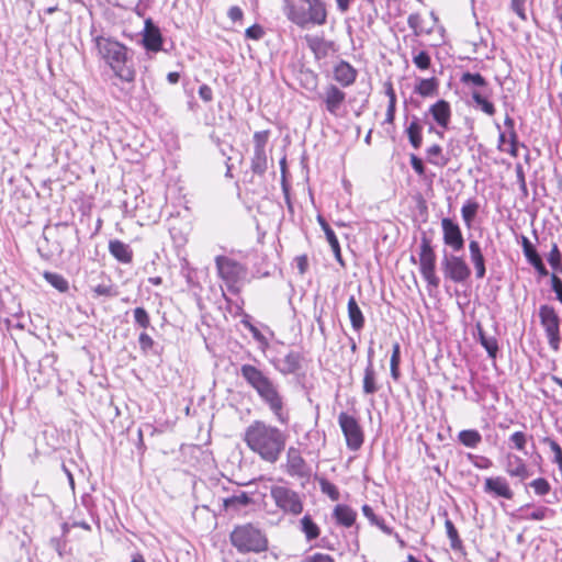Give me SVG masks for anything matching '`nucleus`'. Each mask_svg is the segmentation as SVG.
I'll use <instances>...</instances> for the list:
<instances>
[{"label": "nucleus", "mask_w": 562, "mask_h": 562, "mask_svg": "<svg viewBox=\"0 0 562 562\" xmlns=\"http://www.w3.org/2000/svg\"><path fill=\"white\" fill-rule=\"evenodd\" d=\"M240 375L269 408L276 420L281 425H288L290 414L286 409L285 398L281 393L280 385L252 364H243L240 367Z\"/></svg>", "instance_id": "obj_1"}, {"label": "nucleus", "mask_w": 562, "mask_h": 562, "mask_svg": "<svg viewBox=\"0 0 562 562\" xmlns=\"http://www.w3.org/2000/svg\"><path fill=\"white\" fill-rule=\"evenodd\" d=\"M286 439L284 431L263 420L252 422L244 435L247 447L268 463H276L280 459Z\"/></svg>", "instance_id": "obj_2"}, {"label": "nucleus", "mask_w": 562, "mask_h": 562, "mask_svg": "<svg viewBox=\"0 0 562 562\" xmlns=\"http://www.w3.org/2000/svg\"><path fill=\"white\" fill-rule=\"evenodd\" d=\"M98 56L110 67L114 76L123 82L133 83L136 69L131 49L112 37L95 35L92 38Z\"/></svg>", "instance_id": "obj_3"}, {"label": "nucleus", "mask_w": 562, "mask_h": 562, "mask_svg": "<svg viewBox=\"0 0 562 562\" xmlns=\"http://www.w3.org/2000/svg\"><path fill=\"white\" fill-rule=\"evenodd\" d=\"M282 12L288 21L301 29L322 26L328 16L324 0H282Z\"/></svg>", "instance_id": "obj_4"}, {"label": "nucleus", "mask_w": 562, "mask_h": 562, "mask_svg": "<svg viewBox=\"0 0 562 562\" xmlns=\"http://www.w3.org/2000/svg\"><path fill=\"white\" fill-rule=\"evenodd\" d=\"M231 543L239 553H260L268 549L266 533L252 524L236 526L231 532Z\"/></svg>", "instance_id": "obj_5"}, {"label": "nucleus", "mask_w": 562, "mask_h": 562, "mask_svg": "<svg viewBox=\"0 0 562 562\" xmlns=\"http://www.w3.org/2000/svg\"><path fill=\"white\" fill-rule=\"evenodd\" d=\"M461 83L469 90L474 106L488 116L496 112L494 103L491 101L492 89L488 87L485 78L479 72H464L460 78Z\"/></svg>", "instance_id": "obj_6"}, {"label": "nucleus", "mask_w": 562, "mask_h": 562, "mask_svg": "<svg viewBox=\"0 0 562 562\" xmlns=\"http://www.w3.org/2000/svg\"><path fill=\"white\" fill-rule=\"evenodd\" d=\"M270 495L276 506L284 514L297 516L303 512L302 495L288 486H272Z\"/></svg>", "instance_id": "obj_7"}, {"label": "nucleus", "mask_w": 562, "mask_h": 562, "mask_svg": "<svg viewBox=\"0 0 562 562\" xmlns=\"http://www.w3.org/2000/svg\"><path fill=\"white\" fill-rule=\"evenodd\" d=\"M540 324L544 329L550 348L554 351L560 349L561 331L560 317L553 306L543 304L539 307Z\"/></svg>", "instance_id": "obj_8"}, {"label": "nucleus", "mask_w": 562, "mask_h": 562, "mask_svg": "<svg viewBox=\"0 0 562 562\" xmlns=\"http://www.w3.org/2000/svg\"><path fill=\"white\" fill-rule=\"evenodd\" d=\"M346 92L334 83L327 85L319 94L325 110L335 117H341L345 114Z\"/></svg>", "instance_id": "obj_9"}, {"label": "nucleus", "mask_w": 562, "mask_h": 562, "mask_svg": "<svg viewBox=\"0 0 562 562\" xmlns=\"http://www.w3.org/2000/svg\"><path fill=\"white\" fill-rule=\"evenodd\" d=\"M338 423L346 438L347 447L357 451L363 443V432L357 419L342 412L338 416Z\"/></svg>", "instance_id": "obj_10"}, {"label": "nucleus", "mask_w": 562, "mask_h": 562, "mask_svg": "<svg viewBox=\"0 0 562 562\" xmlns=\"http://www.w3.org/2000/svg\"><path fill=\"white\" fill-rule=\"evenodd\" d=\"M269 131H260L254 134V154L250 168L254 173L263 175L268 168L267 144Z\"/></svg>", "instance_id": "obj_11"}, {"label": "nucleus", "mask_w": 562, "mask_h": 562, "mask_svg": "<svg viewBox=\"0 0 562 562\" xmlns=\"http://www.w3.org/2000/svg\"><path fill=\"white\" fill-rule=\"evenodd\" d=\"M418 256L422 276L427 281L429 288L437 289L440 280L435 272L436 255L434 248H420Z\"/></svg>", "instance_id": "obj_12"}, {"label": "nucleus", "mask_w": 562, "mask_h": 562, "mask_svg": "<svg viewBox=\"0 0 562 562\" xmlns=\"http://www.w3.org/2000/svg\"><path fill=\"white\" fill-rule=\"evenodd\" d=\"M483 490L493 497H502L508 501L513 499L515 495L509 482L502 475L486 477Z\"/></svg>", "instance_id": "obj_13"}, {"label": "nucleus", "mask_w": 562, "mask_h": 562, "mask_svg": "<svg viewBox=\"0 0 562 562\" xmlns=\"http://www.w3.org/2000/svg\"><path fill=\"white\" fill-rule=\"evenodd\" d=\"M503 467L508 476L517 477L521 482L530 476V471L525 460L513 452L505 454Z\"/></svg>", "instance_id": "obj_14"}, {"label": "nucleus", "mask_w": 562, "mask_h": 562, "mask_svg": "<svg viewBox=\"0 0 562 562\" xmlns=\"http://www.w3.org/2000/svg\"><path fill=\"white\" fill-rule=\"evenodd\" d=\"M428 114L431 116L436 125L442 131L449 128L452 119V109L451 104L447 100H437L428 108Z\"/></svg>", "instance_id": "obj_15"}, {"label": "nucleus", "mask_w": 562, "mask_h": 562, "mask_svg": "<svg viewBox=\"0 0 562 562\" xmlns=\"http://www.w3.org/2000/svg\"><path fill=\"white\" fill-rule=\"evenodd\" d=\"M443 269L446 277L454 282H463L470 276V269L467 263L459 257L445 256Z\"/></svg>", "instance_id": "obj_16"}, {"label": "nucleus", "mask_w": 562, "mask_h": 562, "mask_svg": "<svg viewBox=\"0 0 562 562\" xmlns=\"http://www.w3.org/2000/svg\"><path fill=\"white\" fill-rule=\"evenodd\" d=\"M169 233L176 246L188 243V235L191 231L189 221L179 216H172L168 222Z\"/></svg>", "instance_id": "obj_17"}, {"label": "nucleus", "mask_w": 562, "mask_h": 562, "mask_svg": "<svg viewBox=\"0 0 562 562\" xmlns=\"http://www.w3.org/2000/svg\"><path fill=\"white\" fill-rule=\"evenodd\" d=\"M301 353L291 350L283 358L272 360L271 364L282 375H289L295 373L301 369Z\"/></svg>", "instance_id": "obj_18"}, {"label": "nucleus", "mask_w": 562, "mask_h": 562, "mask_svg": "<svg viewBox=\"0 0 562 562\" xmlns=\"http://www.w3.org/2000/svg\"><path fill=\"white\" fill-rule=\"evenodd\" d=\"M286 471L292 476H305L307 465L297 448L290 447L286 452Z\"/></svg>", "instance_id": "obj_19"}, {"label": "nucleus", "mask_w": 562, "mask_h": 562, "mask_svg": "<svg viewBox=\"0 0 562 562\" xmlns=\"http://www.w3.org/2000/svg\"><path fill=\"white\" fill-rule=\"evenodd\" d=\"M143 45L147 50L158 52L161 49L162 37L159 29L150 19L145 21Z\"/></svg>", "instance_id": "obj_20"}, {"label": "nucleus", "mask_w": 562, "mask_h": 562, "mask_svg": "<svg viewBox=\"0 0 562 562\" xmlns=\"http://www.w3.org/2000/svg\"><path fill=\"white\" fill-rule=\"evenodd\" d=\"M216 266L220 276L226 281L234 282L243 273V267L236 261L226 257H217Z\"/></svg>", "instance_id": "obj_21"}, {"label": "nucleus", "mask_w": 562, "mask_h": 562, "mask_svg": "<svg viewBox=\"0 0 562 562\" xmlns=\"http://www.w3.org/2000/svg\"><path fill=\"white\" fill-rule=\"evenodd\" d=\"M334 79L344 88L353 85L357 70L347 61L340 60L333 69Z\"/></svg>", "instance_id": "obj_22"}, {"label": "nucleus", "mask_w": 562, "mask_h": 562, "mask_svg": "<svg viewBox=\"0 0 562 562\" xmlns=\"http://www.w3.org/2000/svg\"><path fill=\"white\" fill-rule=\"evenodd\" d=\"M443 240L448 246H463V237L459 225L451 218L441 221Z\"/></svg>", "instance_id": "obj_23"}, {"label": "nucleus", "mask_w": 562, "mask_h": 562, "mask_svg": "<svg viewBox=\"0 0 562 562\" xmlns=\"http://www.w3.org/2000/svg\"><path fill=\"white\" fill-rule=\"evenodd\" d=\"M439 80L436 77L418 78L414 86V93L422 98H431L438 94Z\"/></svg>", "instance_id": "obj_24"}, {"label": "nucleus", "mask_w": 562, "mask_h": 562, "mask_svg": "<svg viewBox=\"0 0 562 562\" xmlns=\"http://www.w3.org/2000/svg\"><path fill=\"white\" fill-rule=\"evenodd\" d=\"M498 149L507 153L513 157L518 156V140L515 131L508 132V134L501 132L498 136Z\"/></svg>", "instance_id": "obj_25"}, {"label": "nucleus", "mask_w": 562, "mask_h": 562, "mask_svg": "<svg viewBox=\"0 0 562 562\" xmlns=\"http://www.w3.org/2000/svg\"><path fill=\"white\" fill-rule=\"evenodd\" d=\"M333 516L336 519L337 524L348 528L355 524L357 513L348 505L338 504L334 508Z\"/></svg>", "instance_id": "obj_26"}, {"label": "nucleus", "mask_w": 562, "mask_h": 562, "mask_svg": "<svg viewBox=\"0 0 562 562\" xmlns=\"http://www.w3.org/2000/svg\"><path fill=\"white\" fill-rule=\"evenodd\" d=\"M347 308L353 330L360 331L364 326V316L353 295L349 297Z\"/></svg>", "instance_id": "obj_27"}, {"label": "nucleus", "mask_w": 562, "mask_h": 562, "mask_svg": "<svg viewBox=\"0 0 562 562\" xmlns=\"http://www.w3.org/2000/svg\"><path fill=\"white\" fill-rule=\"evenodd\" d=\"M426 157L429 164L436 167H446L450 159V155H445L442 147L438 144H434L426 149Z\"/></svg>", "instance_id": "obj_28"}, {"label": "nucleus", "mask_w": 562, "mask_h": 562, "mask_svg": "<svg viewBox=\"0 0 562 562\" xmlns=\"http://www.w3.org/2000/svg\"><path fill=\"white\" fill-rule=\"evenodd\" d=\"M362 390L367 395L374 394L379 390L376 371L374 366H366L362 380Z\"/></svg>", "instance_id": "obj_29"}, {"label": "nucleus", "mask_w": 562, "mask_h": 562, "mask_svg": "<svg viewBox=\"0 0 562 562\" xmlns=\"http://www.w3.org/2000/svg\"><path fill=\"white\" fill-rule=\"evenodd\" d=\"M480 210V204L474 199H468L461 207V216L464 225L470 228L472 227L473 221L476 217Z\"/></svg>", "instance_id": "obj_30"}, {"label": "nucleus", "mask_w": 562, "mask_h": 562, "mask_svg": "<svg viewBox=\"0 0 562 562\" xmlns=\"http://www.w3.org/2000/svg\"><path fill=\"white\" fill-rule=\"evenodd\" d=\"M406 134L411 145L415 149H418L423 143V127L419 124L417 117H414V120L406 127Z\"/></svg>", "instance_id": "obj_31"}, {"label": "nucleus", "mask_w": 562, "mask_h": 562, "mask_svg": "<svg viewBox=\"0 0 562 562\" xmlns=\"http://www.w3.org/2000/svg\"><path fill=\"white\" fill-rule=\"evenodd\" d=\"M252 502L251 497L246 492H239L224 499V507L226 509L238 510L248 506Z\"/></svg>", "instance_id": "obj_32"}, {"label": "nucleus", "mask_w": 562, "mask_h": 562, "mask_svg": "<svg viewBox=\"0 0 562 562\" xmlns=\"http://www.w3.org/2000/svg\"><path fill=\"white\" fill-rule=\"evenodd\" d=\"M458 440L464 447L474 449L482 442V435L476 429H464L459 432Z\"/></svg>", "instance_id": "obj_33"}, {"label": "nucleus", "mask_w": 562, "mask_h": 562, "mask_svg": "<svg viewBox=\"0 0 562 562\" xmlns=\"http://www.w3.org/2000/svg\"><path fill=\"white\" fill-rule=\"evenodd\" d=\"M385 94L389 98L387 109L385 113L384 123L393 124L396 112V94L391 82L385 83Z\"/></svg>", "instance_id": "obj_34"}, {"label": "nucleus", "mask_w": 562, "mask_h": 562, "mask_svg": "<svg viewBox=\"0 0 562 562\" xmlns=\"http://www.w3.org/2000/svg\"><path fill=\"white\" fill-rule=\"evenodd\" d=\"M541 442L547 445L551 452L553 453L552 463L557 464L560 480H562V448L561 446L551 437H543Z\"/></svg>", "instance_id": "obj_35"}, {"label": "nucleus", "mask_w": 562, "mask_h": 562, "mask_svg": "<svg viewBox=\"0 0 562 562\" xmlns=\"http://www.w3.org/2000/svg\"><path fill=\"white\" fill-rule=\"evenodd\" d=\"M524 254L530 265L537 270V272L541 277H546L549 274L547 268L544 267L541 257L539 256L537 248H522Z\"/></svg>", "instance_id": "obj_36"}, {"label": "nucleus", "mask_w": 562, "mask_h": 562, "mask_svg": "<svg viewBox=\"0 0 562 562\" xmlns=\"http://www.w3.org/2000/svg\"><path fill=\"white\" fill-rule=\"evenodd\" d=\"M445 527L447 531V536L450 540V547L456 552H463L464 547L463 542L459 537L458 530L454 527L453 522L450 519H446Z\"/></svg>", "instance_id": "obj_37"}, {"label": "nucleus", "mask_w": 562, "mask_h": 562, "mask_svg": "<svg viewBox=\"0 0 562 562\" xmlns=\"http://www.w3.org/2000/svg\"><path fill=\"white\" fill-rule=\"evenodd\" d=\"M362 513L364 515V517H367L369 519V521L376 526L380 530H382L384 533L386 535H392L393 533V530L392 528H390L383 518L376 516L372 509L371 506L369 505H363L362 506Z\"/></svg>", "instance_id": "obj_38"}, {"label": "nucleus", "mask_w": 562, "mask_h": 562, "mask_svg": "<svg viewBox=\"0 0 562 562\" xmlns=\"http://www.w3.org/2000/svg\"><path fill=\"white\" fill-rule=\"evenodd\" d=\"M301 531L305 535L307 541H312L319 536V527L313 521L310 515H305L301 521Z\"/></svg>", "instance_id": "obj_39"}, {"label": "nucleus", "mask_w": 562, "mask_h": 562, "mask_svg": "<svg viewBox=\"0 0 562 562\" xmlns=\"http://www.w3.org/2000/svg\"><path fill=\"white\" fill-rule=\"evenodd\" d=\"M43 277L53 288L59 292L64 293L68 291L69 283L61 274L45 271Z\"/></svg>", "instance_id": "obj_40"}, {"label": "nucleus", "mask_w": 562, "mask_h": 562, "mask_svg": "<svg viewBox=\"0 0 562 562\" xmlns=\"http://www.w3.org/2000/svg\"><path fill=\"white\" fill-rule=\"evenodd\" d=\"M400 363H401V346L398 342H394L392 346L390 369H391V376L395 381H397L401 376Z\"/></svg>", "instance_id": "obj_41"}, {"label": "nucleus", "mask_w": 562, "mask_h": 562, "mask_svg": "<svg viewBox=\"0 0 562 562\" xmlns=\"http://www.w3.org/2000/svg\"><path fill=\"white\" fill-rule=\"evenodd\" d=\"M480 342L485 348L491 358H496L498 352V344L495 337L486 336L482 329L479 330Z\"/></svg>", "instance_id": "obj_42"}, {"label": "nucleus", "mask_w": 562, "mask_h": 562, "mask_svg": "<svg viewBox=\"0 0 562 562\" xmlns=\"http://www.w3.org/2000/svg\"><path fill=\"white\" fill-rule=\"evenodd\" d=\"M407 23H408L409 27L414 31L415 35H417V36L427 34L430 32L429 29L425 27L424 19L418 13L411 14L407 19Z\"/></svg>", "instance_id": "obj_43"}, {"label": "nucleus", "mask_w": 562, "mask_h": 562, "mask_svg": "<svg viewBox=\"0 0 562 562\" xmlns=\"http://www.w3.org/2000/svg\"><path fill=\"white\" fill-rule=\"evenodd\" d=\"M471 259L474 263L476 278L481 279L485 274L484 257L481 252V248H470Z\"/></svg>", "instance_id": "obj_44"}, {"label": "nucleus", "mask_w": 562, "mask_h": 562, "mask_svg": "<svg viewBox=\"0 0 562 562\" xmlns=\"http://www.w3.org/2000/svg\"><path fill=\"white\" fill-rule=\"evenodd\" d=\"M58 250V258H55V254L52 248H37L38 254L42 258L52 261L57 267H67L66 263L61 260V256L64 255V250L60 248H55Z\"/></svg>", "instance_id": "obj_45"}, {"label": "nucleus", "mask_w": 562, "mask_h": 562, "mask_svg": "<svg viewBox=\"0 0 562 562\" xmlns=\"http://www.w3.org/2000/svg\"><path fill=\"white\" fill-rule=\"evenodd\" d=\"M318 484L322 493L327 495L331 501H338L340 498V493L337 486L328 480L324 477L318 479Z\"/></svg>", "instance_id": "obj_46"}, {"label": "nucleus", "mask_w": 562, "mask_h": 562, "mask_svg": "<svg viewBox=\"0 0 562 562\" xmlns=\"http://www.w3.org/2000/svg\"><path fill=\"white\" fill-rule=\"evenodd\" d=\"M529 486L533 488L535 494L538 496H544L551 491V485L544 477H538L531 481Z\"/></svg>", "instance_id": "obj_47"}, {"label": "nucleus", "mask_w": 562, "mask_h": 562, "mask_svg": "<svg viewBox=\"0 0 562 562\" xmlns=\"http://www.w3.org/2000/svg\"><path fill=\"white\" fill-rule=\"evenodd\" d=\"M414 65L420 70H427L430 67L431 58L425 50H420L413 55Z\"/></svg>", "instance_id": "obj_48"}, {"label": "nucleus", "mask_w": 562, "mask_h": 562, "mask_svg": "<svg viewBox=\"0 0 562 562\" xmlns=\"http://www.w3.org/2000/svg\"><path fill=\"white\" fill-rule=\"evenodd\" d=\"M92 291L97 296H116L119 294L117 290L111 282L98 284L92 289Z\"/></svg>", "instance_id": "obj_49"}, {"label": "nucleus", "mask_w": 562, "mask_h": 562, "mask_svg": "<svg viewBox=\"0 0 562 562\" xmlns=\"http://www.w3.org/2000/svg\"><path fill=\"white\" fill-rule=\"evenodd\" d=\"M467 458L477 469H488L493 465L492 460L484 456L469 453Z\"/></svg>", "instance_id": "obj_50"}, {"label": "nucleus", "mask_w": 562, "mask_h": 562, "mask_svg": "<svg viewBox=\"0 0 562 562\" xmlns=\"http://www.w3.org/2000/svg\"><path fill=\"white\" fill-rule=\"evenodd\" d=\"M549 514H552V509L546 506H538L531 513H529L525 519L540 521L546 519Z\"/></svg>", "instance_id": "obj_51"}, {"label": "nucleus", "mask_w": 562, "mask_h": 562, "mask_svg": "<svg viewBox=\"0 0 562 562\" xmlns=\"http://www.w3.org/2000/svg\"><path fill=\"white\" fill-rule=\"evenodd\" d=\"M513 447L519 451H524L527 445V435L522 431H516L509 437Z\"/></svg>", "instance_id": "obj_52"}, {"label": "nucleus", "mask_w": 562, "mask_h": 562, "mask_svg": "<svg viewBox=\"0 0 562 562\" xmlns=\"http://www.w3.org/2000/svg\"><path fill=\"white\" fill-rule=\"evenodd\" d=\"M134 319L143 328H147L150 325L149 315L143 307H136L134 310Z\"/></svg>", "instance_id": "obj_53"}, {"label": "nucleus", "mask_w": 562, "mask_h": 562, "mask_svg": "<svg viewBox=\"0 0 562 562\" xmlns=\"http://www.w3.org/2000/svg\"><path fill=\"white\" fill-rule=\"evenodd\" d=\"M110 252L119 261L128 263L132 260L133 254L131 248H109Z\"/></svg>", "instance_id": "obj_54"}, {"label": "nucleus", "mask_w": 562, "mask_h": 562, "mask_svg": "<svg viewBox=\"0 0 562 562\" xmlns=\"http://www.w3.org/2000/svg\"><path fill=\"white\" fill-rule=\"evenodd\" d=\"M526 2L527 0H510V9L521 21L527 20Z\"/></svg>", "instance_id": "obj_55"}, {"label": "nucleus", "mask_w": 562, "mask_h": 562, "mask_svg": "<svg viewBox=\"0 0 562 562\" xmlns=\"http://www.w3.org/2000/svg\"><path fill=\"white\" fill-rule=\"evenodd\" d=\"M319 224L326 235V239L329 243L330 246H339L338 239L334 233V231L330 228V226L322 218L318 217Z\"/></svg>", "instance_id": "obj_56"}, {"label": "nucleus", "mask_w": 562, "mask_h": 562, "mask_svg": "<svg viewBox=\"0 0 562 562\" xmlns=\"http://www.w3.org/2000/svg\"><path fill=\"white\" fill-rule=\"evenodd\" d=\"M561 258L562 256L559 248H552L549 254L548 261L550 266L557 271H562Z\"/></svg>", "instance_id": "obj_57"}, {"label": "nucleus", "mask_w": 562, "mask_h": 562, "mask_svg": "<svg viewBox=\"0 0 562 562\" xmlns=\"http://www.w3.org/2000/svg\"><path fill=\"white\" fill-rule=\"evenodd\" d=\"M302 81L306 89L313 91L317 87V75L313 71H305L302 74Z\"/></svg>", "instance_id": "obj_58"}, {"label": "nucleus", "mask_w": 562, "mask_h": 562, "mask_svg": "<svg viewBox=\"0 0 562 562\" xmlns=\"http://www.w3.org/2000/svg\"><path fill=\"white\" fill-rule=\"evenodd\" d=\"M265 35V31L261 25L254 24L246 29L245 36L249 40L258 41Z\"/></svg>", "instance_id": "obj_59"}, {"label": "nucleus", "mask_w": 562, "mask_h": 562, "mask_svg": "<svg viewBox=\"0 0 562 562\" xmlns=\"http://www.w3.org/2000/svg\"><path fill=\"white\" fill-rule=\"evenodd\" d=\"M301 562H335V560L329 554L317 552L306 555Z\"/></svg>", "instance_id": "obj_60"}, {"label": "nucleus", "mask_w": 562, "mask_h": 562, "mask_svg": "<svg viewBox=\"0 0 562 562\" xmlns=\"http://www.w3.org/2000/svg\"><path fill=\"white\" fill-rule=\"evenodd\" d=\"M293 267H295L301 276H303L308 269V260L305 255L297 256L293 260Z\"/></svg>", "instance_id": "obj_61"}, {"label": "nucleus", "mask_w": 562, "mask_h": 562, "mask_svg": "<svg viewBox=\"0 0 562 562\" xmlns=\"http://www.w3.org/2000/svg\"><path fill=\"white\" fill-rule=\"evenodd\" d=\"M551 286L557 294V300L562 304V280L557 276H551Z\"/></svg>", "instance_id": "obj_62"}, {"label": "nucleus", "mask_w": 562, "mask_h": 562, "mask_svg": "<svg viewBox=\"0 0 562 562\" xmlns=\"http://www.w3.org/2000/svg\"><path fill=\"white\" fill-rule=\"evenodd\" d=\"M227 15L232 22L236 23L241 22L244 18V12L239 7L233 5L228 9Z\"/></svg>", "instance_id": "obj_63"}, {"label": "nucleus", "mask_w": 562, "mask_h": 562, "mask_svg": "<svg viewBox=\"0 0 562 562\" xmlns=\"http://www.w3.org/2000/svg\"><path fill=\"white\" fill-rule=\"evenodd\" d=\"M138 342H139L140 348L144 351L150 349L153 347V345H154L153 338L148 334H146V333H142L139 335Z\"/></svg>", "instance_id": "obj_64"}]
</instances>
